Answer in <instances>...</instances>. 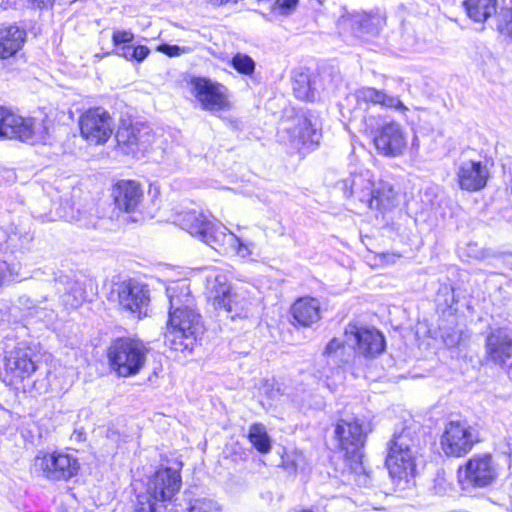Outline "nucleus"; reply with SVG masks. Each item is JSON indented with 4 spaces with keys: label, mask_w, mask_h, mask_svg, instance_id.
<instances>
[{
    "label": "nucleus",
    "mask_w": 512,
    "mask_h": 512,
    "mask_svg": "<svg viewBox=\"0 0 512 512\" xmlns=\"http://www.w3.org/2000/svg\"><path fill=\"white\" fill-rule=\"evenodd\" d=\"M169 299L168 329L164 335L165 344L175 351L191 352L200 335L204 332L201 316L194 309L189 284L174 282L166 288Z\"/></svg>",
    "instance_id": "f257e3e1"
},
{
    "label": "nucleus",
    "mask_w": 512,
    "mask_h": 512,
    "mask_svg": "<svg viewBox=\"0 0 512 512\" xmlns=\"http://www.w3.org/2000/svg\"><path fill=\"white\" fill-rule=\"evenodd\" d=\"M342 185L346 197H353L371 210L387 212L398 205V193L392 184L382 179L376 181L369 170L352 173Z\"/></svg>",
    "instance_id": "f03ea898"
},
{
    "label": "nucleus",
    "mask_w": 512,
    "mask_h": 512,
    "mask_svg": "<svg viewBox=\"0 0 512 512\" xmlns=\"http://www.w3.org/2000/svg\"><path fill=\"white\" fill-rule=\"evenodd\" d=\"M176 222L183 230L215 250H223V247H226L227 244L236 245L239 243L235 234L221 223L209 220L208 216L202 211L196 209L182 211L177 216Z\"/></svg>",
    "instance_id": "7ed1b4c3"
},
{
    "label": "nucleus",
    "mask_w": 512,
    "mask_h": 512,
    "mask_svg": "<svg viewBox=\"0 0 512 512\" xmlns=\"http://www.w3.org/2000/svg\"><path fill=\"white\" fill-rule=\"evenodd\" d=\"M149 348L136 338L121 337L113 340L108 348L110 368L119 377L137 375L144 367Z\"/></svg>",
    "instance_id": "20e7f679"
},
{
    "label": "nucleus",
    "mask_w": 512,
    "mask_h": 512,
    "mask_svg": "<svg viewBox=\"0 0 512 512\" xmlns=\"http://www.w3.org/2000/svg\"><path fill=\"white\" fill-rule=\"evenodd\" d=\"M416 453V440L410 430L405 429L399 434H394L388 443L385 461L390 476L399 480L413 477L416 471Z\"/></svg>",
    "instance_id": "39448f33"
},
{
    "label": "nucleus",
    "mask_w": 512,
    "mask_h": 512,
    "mask_svg": "<svg viewBox=\"0 0 512 512\" xmlns=\"http://www.w3.org/2000/svg\"><path fill=\"white\" fill-rule=\"evenodd\" d=\"M47 133V127L43 120L24 118L0 107V139H18L35 144L44 141Z\"/></svg>",
    "instance_id": "423d86ee"
},
{
    "label": "nucleus",
    "mask_w": 512,
    "mask_h": 512,
    "mask_svg": "<svg viewBox=\"0 0 512 512\" xmlns=\"http://www.w3.org/2000/svg\"><path fill=\"white\" fill-rule=\"evenodd\" d=\"M182 485L180 471L170 467L158 469L149 479L147 494L145 497H138L143 503H157L169 508V512H175L174 497Z\"/></svg>",
    "instance_id": "0eeeda50"
},
{
    "label": "nucleus",
    "mask_w": 512,
    "mask_h": 512,
    "mask_svg": "<svg viewBox=\"0 0 512 512\" xmlns=\"http://www.w3.org/2000/svg\"><path fill=\"white\" fill-rule=\"evenodd\" d=\"M334 434L347 460L354 461L357 468L363 469V449L367 436L364 421L355 416L342 418L337 422Z\"/></svg>",
    "instance_id": "6e6552de"
},
{
    "label": "nucleus",
    "mask_w": 512,
    "mask_h": 512,
    "mask_svg": "<svg viewBox=\"0 0 512 512\" xmlns=\"http://www.w3.org/2000/svg\"><path fill=\"white\" fill-rule=\"evenodd\" d=\"M499 476V466L488 454H476L458 469V479L464 490L486 488L493 485Z\"/></svg>",
    "instance_id": "1a4fd4ad"
},
{
    "label": "nucleus",
    "mask_w": 512,
    "mask_h": 512,
    "mask_svg": "<svg viewBox=\"0 0 512 512\" xmlns=\"http://www.w3.org/2000/svg\"><path fill=\"white\" fill-rule=\"evenodd\" d=\"M321 136L319 120L311 113L297 115L291 125L285 126L279 132L281 141L288 142L293 149L299 152L303 148H312L318 145Z\"/></svg>",
    "instance_id": "9d476101"
},
{
    "label": "nucleus",
    "mask_w": 512,
    "mask_h": 512,
    "mask_svg": "<svg viewBox=\"0 0 512 512\" xmlns=\"http://www.w3.org/2000/svg\"><path fill=\"white\" fill-rule=\"evenodd\" d=\"M479 441L478 432L465 420H451L444 428L440 444L447 456L461 457Z\"/></svg>",
    "instance_id": "9b49d317"
},
{
    "label": "nucleus",
    "mask_w": 512,
    "mask_h": 512,
    "mask_svg": "<svg viewBox=\"0 0 512 512\" xmlns=\"http://www.w3.org/2000/svg\"><path fill=\"white\" fill-rule=\"evenodd\" d=\"M112 295L117 296L120 308L126 312L137 314L138 317L147 314L150 302V291L147 285L129 278L113 284Z\"/></svg>",
    "instance_id": "f8f14e48"
},
{
    "label": "nucleus",
    "mask_w": 512,
    "mask_h": 512,
    "mask_svg": "<svg viewBox=\"0 0 512 512\" xmlns=\"http://www.w3.org/2000/svg\"><path fill=\"white\" fill-rule=\"evenodd\" d=\"M34 469L49 480H68L78 473L79 463L70 454L39 452L34 459Z\"/></svg>",
    "instance_id": "ddd939ff"
},
{
    "label": "nucleus",
    "mask_w": 512,
    "mask_h": 512,
    "mask_svg": "<svg viewBox=\"0 0 512 512\" xmlns=\"http://www.w3.org/2000/svg\"><path fill=\"white\" fill-rule=\"evenodd\" d=\"M373 143L379 154L386 157H399L407 146V133L403 127L389 121L371 130Z\"/></svg>",
    "instance_id": "4468645a"
},
{
    "label": "nucleus",
    "mask_w": 512,
    "mask_h": 512,
    "mask_svg": "<svg viewBox=\"0 0 512 512\" xmlns=\"http://www.w3.org/2000/svg\"><path fill=\"white\" fill-rule=\"evenodd\" d=\"M345 337L355 353L365 358H375L385 350V338L374 328L349 323L345 328Z\"/></svg>",
    "instance_id": "2eb2a0df"
},
{
    "label": "nucleus",
    "mask_w": 512,
    "mask_h": 512,
    "mask_svg": "<svg viewBox=\"0 0 512 512\" xmlns=\"http://www.w3.org/2000/svg\"><path fill=\"white\" fill-rule=\"evenodd\" d=\"M81 136L91 144L100 145L108 141L113 133V120L103 108L84 112L79 118Z\"/></svg>",
    "instance_id": "dca6fc26"
},
{
    "label": "nucleus",
    "mask_w": 512,
    "mask_h": 512,
    "mask_svg": "<svg viewBox=\"0 0 512 512\" xmlns=\"http://www.w3.org/2000/svg\"><path fill=\"white\" fill-rule=\"evenodd\" d=\"M484 359L487 364L504 368L512 358V329L509 327H491L485 334Z\"/></svg>",
    "instance_id": "f3484780"
},
{
    "label": "nucleus",
    "mask_w": 512,
    "mask_h": 512,
    "mask_svg": "<svg viewBox=\"0 0 512 512\" xmlns=\"http://www.w3.org/2000/svg\"><path fill=\"white\" fill-rule=\"evenodd\" d=\"M207 295L214 308L223 309L231 315V319L247 316L243 306L239 305L238 296L232 292L226 275L217 274L207 280Z\"/></svg>",
    "instance_id": "a211bd4d"
},
{
    "label": "nucleus",
    "mask_w": 512,
    "mask_h": 512,
    "mask_svg": "<svg viewBox=\"0 0 512 512\" xmlns=\"http://www.w3.org/2000/svg\"><path fill=\"white\" fill-rule=\"evenodd\" d=\"M118 146L126 154L135 157L142 155L152 144L153 135L151 128L143 123L120 126L116 132Z\"/></svg>",
    "instance_id": "6ab92c4d"
},
{
    "label": "nucleus",
    "mask_w": 512,
    "mask_h": 512,
    "mask_svg": "<svg viewBox=\"0 0 512 512\" xmlns=\"http://www.w3.org/2000/svg\"><path fill=\"white\" fill-rule=\"evenodd\" d=\"M191 85L195 98L204 110L214 112L228 108L229 101L223 85L201 77L193 78Z\"/></svg>",
    "instance_id": "aec40b11"
},
{
    "label": "nucleus",
    "mask_w": 512,
    "mask_h": 512,
    "mask_svg": "<svg viewBox=\"0 0 512 512\" xmlns=\"http://www.w3.org/2000/svg\"><path fill=\"white\" fill-rule=\"evenodd\" d=\"M34 354L31 348L19 344L6 352L4 367L12 380H24L29 378L37 369Z\"/></svg>",
    "instance_id": "412c9836"
},
{
    "label": "nucleus",
    "mask_w": 512,
    "mask_h": 512,
    "mask_svg": "<svg viewBox=\"0 0 512 512\" xmlns=\"http://www.w3.org/2000/svg\"><path fill=\"white\" fill-rule=\"evenodd\" d=\"M457 181L461 189L479 191L483 189L489 177L486 165L481 161L464 160L457 166Z\"/></svg>",
    "instance_id": "4be33fe9"
},
{
    "label": "nucleus",
    "mask_w": 512,
    "mask_h": 512,
    "mask_svg": "<svg viewBox=\"0 0 512 512\" xmlns=\"http://www.w3.org/2000/svg\"><path fill=\"white\" fill-rule=\"evenodd\" d=\"M55 285L58 292L61 293L60 300L65 308L77 309L85 301L86 291L80 281L61 274L55 278Z\"/></svg>",
    "instance_id": "5701e85b"
},
{
    "label": "nucleus",
    "mask_w": 512,
    "mask_h": 512,
    "mask_svg": "<svg viewBox=\"0 0 512 512\" xmlns=\"http://www.w3.org/2000/svg\"><path fill=\"white\" fill-rule=\"evenodd\" d=\"M116 206L125 212L137 209L143 198V191L136 181L122 180L113 191Z\"/></svg>",
    "instance_id": "b1692460"
},
{
    "label": "nucleus",
    "mask_w": 512,
    "mask_h": 512,
    "mask_svg": "<svg viewBox=\"0 0 512 512\" xmlns=\"http://www.w3.org/2000/svg\"><path fill=\"white\" fill-rule=\"evenodd\" d=\"M354 96L358 103H371L386 108H394L398 111L407 110L399 97L388 95L384 90H378L373 87H361L355 90Z\"/></svg>",
    "instance_id": "393cba45"
},
{
    "label": "nucleus",
    "mask_w": 512,
    "mask_h": 512,
    "mask_svg": "<svg viewBox=\"0 0 512 512\" xmlns=\"http://www.w3.org/2000/svg\"><path fill=\"white\" fill-rule=\"evenodd\" d=\"M26 32L16 25L0 28V58L14 56L23 46Z\"/></svg>",
    "instance_id": "a878e982"
},
{
    "label": "nucleus",
    "mask_w": 512,
    "mask_h": 512,
    "mask_svg": "<svg viewBox=\"0 0 512 512\" xmlns=\"http://www.w3.org/2000/svg\"><path fill=\"white\" fill-rule=\"evenodd\" d=\"M291 313L300 325L311 326L320 319V303L315 298H300L293 304Z\"/></svg>",
    "instance_id": "bb28decb"
},
{
    "label": "nucleus",
    "mask_w": 512,
    "mask_h": 512,
    "mask_svg": "<svg viewBox=\"0 0 512 512\" xmlns=\"http://www.w3.org/2000/svg\"><path fill=\"white\" fill-rule=\"evenodd\" d=\"M347 21L357 37L377 35L384 23V19L381 16L366 13L351 15Z\"/></svg>",
    "instance_id": "cd10ccee"
},
{
    "label": "nucleus",
    "mask_w": 512,
    "mask_h": 512,
    "mask_svg": "<svg viewBox=\"0 0 512 512\" xmlns=\"http://www.w3.org/2000/svg\"><path fill=\"white\" fill-rule=\"evenodd\" d=\"M496 0H465L463 5L469 18L484 22L496 12Z\"/></svg>",
    "instance_id": "c85d7f7f"
},
{
    "label": "nucleus",
    "mask_w": 512,
    "mask_h": 512,
    "mask_svg": "<svg viewBox=\"0 0 512 512\" xmlns=\"http://www.w3.org/2000/svg\"><path fill=\"white\" fill-rule=\"evenodd\" d=\"M248 439L254 448L261 454L271 450V440L266 427L261 423H254L249 427Z\"/></svg>",
    "instance_id": "c756f323"
},
{
    "label": "nucleus",
    "mask_w": 512,
    "mask_h": 512,
    "mask_svg": "<svg viewBox=\"0 0 512 512\" xmlns=\"http://www.w3.org/2000/svg\"><path fill=\"white\" fill-rule=\"evenodd\" d=\"M293 92L300 100H313L315 95L312 90L311 80L306 73H297L293 77Z\"/></svg>",
    "instance_id": "7c9ffc66"
},
{
    "label": "nucleus",
    "mask_w": 512,
    "mask_h": 512,
    "mask_svg": "<svg viewBox=\"0 0 512 512\" xmlns=\"http://www.w3.org/2000/svg\"><path fill=\"white\" fill-rule=\"evenodd\" d=\"M231 66L240 74L251 76L256 68L255 61L248 55L237 53L231 59Z\"/></svg>",
    "instance_id": "2f4dec72"
},
{
    "label": "nucleus",
    "mask_w": 512,
    "mask_h": 512,
    "mask_svg": "<svg viewBox=\"0 0 512 512\" xmlns=\"http://www.w3.org/2000/svg\"><path fill=\"white\" fill-rule=\"evenodd\" d=\"M188 512H222L219 503L210 498H197L189 501Z\"/></svg>",
    "instance_id": "473e14b6"
},
{
    "label": "nucleus",
    "mask_w": 512,
    "mask_h": 512,
    "mask_svg": "<svg viewBox=\"0 0 512 512\" xmlns=\"http://www.w3.org/2000/svg\"><path fill=\"white\" fill-rule=\"evenodd\" d=\"M349 462L351 470L355 474V481L357 485L363 488H371V483L374 480V477L367 471L365 465L363 464V469H361L356 467V463L354 461Z\"/></svg>",
    "instance_id": "72a5a7b5"
},
{
    "label": "nucleus",
    "mask_w": 512,
    "mask_h": 512,
    "mask_svg": "<svg viewBox=\"0 0 512 512\" xmlns=\"http://www.w3.org/2000/svg\"><path fill=\"white\" fill-rule=\"evenodd\" d=\"M54 205H58L56 215L67 221H72L74 217L73 207L68 198L59 197L58 200H53Z\"/></svg>",
    "instance_id": "f704fd0d"
},
{
    "label": "nucleus",
    "mask_w": 512,
    "mask_h": 512,
    "mask_svg": "<svg viewBox=\"0 0 512 512\" xmlns=\"http://www.w3.org/2000/svg\"><path fill=\"white\" fill-rule=\"evenodd\" d=\"M156 51L167 55L168 57H178L183 54H187L193 51L192 47L189 46H178L171 45L168 43H162L156 47Z\"/></svg>",
    "instance_id": "c9c22d12"
},
{
    "label": "nucleus",
    "mask_w": 512,
    "mask_h": 512,
    "mask_svg": "<svg viewBox=\"0 0 512 512\" xmlns=\"http://www.w3.org/2000/svg\"><path fill=\"white\" fill-rule=\"evenodd\" d=\"M498 29L502 34L512 38V7L501 11Z\"/></svg>",
    "instance_id": "e433bc0d"
},
{
    "label": "nucleus",
    "mask_w": 512,
    "mask_h": 512,
    "mask_svg": "<svg viewBox=\"0 0 512 512\" xmlns=\"http://www.w3.org/2000/svg\"><path fill=\"white\" fill-rule=\"evenodd\" d=\"M32 241V236H30L28 233L18 236L17 234L9 235L7 238V245L8 247H13L15 249L23 250L27 249L29 246V243Z\"/></svg>",
    "instance_id": "4c0bfd02"
},
{
    "label": "nucleus",
    "mask_w": 512,
    "mask_h": 512,
    "mask_svg": "<svg viewBox=\"0 0 512 512\" xmlns=\"http://www.w3.org/2000/svg\"><path fill=\"white\" fill-rule=\"evenodd\" d=\"M134 34L131 31L116 30L113 32L112 41L116 48L132 43Z\"/></svg>",
    "instance_id": "58836bf2"
},
{
    "label": "nucleus",
    "mask_w": 512,
    "mask_h": 512,
    "mask_svg": "<svg viewBox=\"0 0 512 512\" xmlns=\"http://www.w3.org/2000/svg\"><path fill=\"white\" fill-rule=\"evenodd\" d=\"M236 239L238 240V244L232 245L227 244L226 247H223V250H218L220 253L227 254L229 252H236L237 254L241 256H246L250 254V250L248 248V245L244 243L240 238L236 236Z\"/></svg>",
    "instance_id": "ea45409f"
},
{
    "label": "nucleus",
    "mask_w": 512,
    "mask_h": 512,
    "mask_svg": "<svg viewBox=\"0 0 512 512\" xmlns=\"http://www.w3.org/2000/svg\"><path fill=\"white\" fill-rule=\"evenodd\" d=\"M135 512H169L165 505H157V503H143L139 500Z\"/></svg>",
    "instance_id": "a19ab883"
},
{
    "label": "nucleus",
    "mask_w": 512,
    "mask_h": 512,
    "mask_svg": "<svg viewBox=\"0 0 512 512\" xmlns=\"http://www.w3.org/2000/svg\"><path fill=\"white\" fill-rule=\"evenodd\" d=\"M299 0H276L275 8L282 14H290L297 6Z\"/></svg>",
    "instance_id": "79ce46f5"
},
{
    "label": "nucleus",
    "mask_w": 512,
    "mask_h": 512,
    "mask_svg": "<svg viewBox=\"0 0 512 512\" xmlns=\"http://www.w3.org/2000/svg\"><path fill=\"white\" fill-rule=\"evenodd\" d=\"M14 274V266H11L5 260H0V288Z\"/></svg>",
    "instance_id": "37998d69"
},
{
    "label": "nucleus",
    "mask_w": 512,
    "mask_h": 512,
    "mask_svg": "<svg viewBox=\"0 0 512 512\" xmlns=\"http://www.w3.org/2000/svg\"><path fill=\"white\" fill-rule=\"evenodd\" d=\"M343 349V344L340 340H338L337 338H333L332 340L329 341V343L327 344L326 348H325V351H324V354L331 357V356H336L337 353Z\"/></svg>",
    "instance_id": "c03bdc74"
},
{
    "label": "nucleus",
    "mask_w": 512,
    "mask_h": 512,
    "mask_svg": "<svg viewBox=\"0 0 512 512\" xmlns=\"http://www.w3.org/2000/svg\"><path fill=\"white\" fill-rule=\"evenodd\" d=\"M149 53H150V50L147 46H144V45L135 46V49H134L133 55H132V61L141 63L147 58Z\"/></svg>",
    "instance_id": "a18cd8bd"
},
{
    "label": "nucleus",
    "mask_w": 512,
    "mask_h": 512,
    "mask_svg": "<svg viewBox=\"0 0 512 512\" xmlns=\"http://www.w3.org/2000/svg\"><path fill=\"white\" fill-rule=\"evenodd\" d=\"M134 49H135V46L132 45L131 43H129L127 45H122L121 47L116 48L115 53L118 56H121L128 61H132V55H133Z\"/></svg>",
    "instance_id": "49530a36"
},
{
    "label": "nucleus",
    "mask_w": 512,
    "mask_h": 512,
    "mask_svg": "<svg viewBox=\"0 0 512 512\" xmlns=\"http://www.w3.org/2000/svg\"><path fill=\"white\" fill-rule=\"evenodd\" d=\"M205 1L210 3V4H212V5L220 6V5H224L226 3H229V2L236 3L238 0H205Z\"/></svg>",
    "instance_id": "de8ad7c7"
},
{
    "label": "nucleus",
    "mask_w": 512,
    "mask_h": 512,
    "mask_svg": "<svg viewBox=\"0 0 512 512\" xmlns=\"http://www.w3.org/2000/svg\"><path fill=\"white\" fill-rule=\"evenodd\" d=\"M29 308H30V309H34V310H37V309H38V308H40V307H39V305H38V304H36V303H32V304H31V306H29Z\"/></svg>",
    "instance_id": "09e8293b"
},
{
    "label": "nucleus",
    "mask_w": 512,
    "mask_h": 512,
    "mask_svg": "<svg viewBox=\"0 0 512 512\" xmlns=\"http://www.w3.org/2000/svg\"><path fill=\"white\" fill-rule=\"evenodd\" d=\"M30 3L32 4H40V3H43V0H28Z\"/></svg>",
    "instance_id": "8fccbe9b"
},
{
    "label": "nucleus",
    "mask_w": 512,
    "mask_h": 512,
    "mask_svg": "<svg viewBox=\"0 0 512 512\" xmlns=\"http://www.w3.org/2000/svg\"><path fill=\"white\" fill-rule=\"evenodd\" d=\"M114 436H117V433L115 431H109L108 432V437L113 438Z\"/></svg>",
    "instance_id": "3c124183"
},
{
    "label": "nucleus",
    "mask_w": 512,
    "mask_h": 512,
    "mask_svg": "<svg viewBox=\"0 0 512 512\" xmlns=\"http://www.w3.org/2000/svg\"><path fill=\"white\" fill-rule=\"evenodd\" d=\"M57 512H75V511H72V510H70V509H64V508H62V509H59Z\"/></svg>",
    "instance_id": "603ef678"
}]
</instances>
